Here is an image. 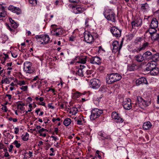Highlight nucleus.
Segmentation results:
<instances>
[{"mask_svg":"<svg viewBox=\"0 0 159 159\" xmlns=\"http://www.w3.org/2000/svg\"><path fill=\"white\" fill-rule=\"evenodd\" d=\"M27 88V86H22L21 87H20V89L24 91H26Z\"/></svg>","mask_w":159,"mask_h":159,"instance_id":"a18cd8bd","label":"nucleus"},{"mask_svg":"<svg viewBox=\"0 0 159 159\" xmlns=\"http://www.w3.org/2000/svg\"><path fill=\"white\" fill-rule=\"evenodd\" d=\"M103 14L105 17L108 20L112 22L115 21V14L113 12L111 11H109L108 10H106L104 12Z\"/></svg>","mask_w":159,"mask_h":159,"instance_id":"20e7f679","label":"nucleus"},{"mask_svg":"<svg viewBox=\"0 0 159 159\" xmlns=\"http://www.w3.org/2000/svg\"><path fill=\"white\" fill-rule=\"evenodd\" d=\"M152 125L150 122L148 121L144 123L143 128L145 130H148L152 127Z\"/></svg>","mask_w":159,"mask_h":159,"instance_id":"a878e982","label":"nucleus"},{"mask_svg":"<svg viewBox=\"0 0 159 159\" xmlns=\"http://www.w3.org/2000/svg\"><path fill=\"white\" fill-rule=\"evenodd\" d=\"M7 26L8 28V29H9L10 30L11 32L13 33L15 32V30L11 29V28H10V27L8 25H7Z\"/></svg>","mask_w":159,"mask_h":159,"instance_id":"864d4df0","label":"nucleus"},{"mask_svg":"<svg viewBox=\"0 0 159 159\" xmlns=\"http://www.w3.org/2000/svg\"><path fill=\"white\" fill-rule=\"evenodd\" d=\"M29 107L30 108V109H29L27 111H25V114H27L28 112H30L32 110V106L31 104H30L29 105Z\"/></svg>","mask_w":159,"mask_h":159,"instance_id":"c03bdc74","label":"nucleus"},{"mask_svg":"<svg viewBox=\"0 0 159 159\" xmlns=\"http://www.w3.org/2000/svg\"><path fill=\"white\" fill-rule=\"evenodd\" d=\"M156 31L157 30L156 28H152V27H150V28H149L148 30L146 31V33L147 34L149 32L151 36L152 35V34L155 33L156 32Z\"/></svg>","mask_w":159,"mask_h":159,"instance_id":"473e14b6","label":"nucleus"},{"mask_svg":"<svg viewBox=\"0 0 159 159\" xmlns=\"http://www.w3.org/2000/svg\"><path fill=\"white\" fill-rule=\"evenodd\" d=\"M17 108L19 109L22 111H23L25 109V108L23 106H21V103H18L17 105Z\"/></svg>","mask_w":159,"mask_h":159,"instance_id":"79ce46f5","label":"nucleus"},{"mask_svg":"<svg viewBox=\"0 0 159 159\" xmlns=\"http://www.w3.org/2000/svg\"><path fill=\"white\" fill-rule=\"evenodd\" d=\"M25 82L24 81H20L18 83V84L20 85H25Z\"/></svg>","mask_w":159,"mask_h":159,"instance_id":"09e8293b","label":"nucleus"},{"mask_svg":"<svg viewBox=\"0 0 159 159\" xmlns=\"http://www.w3.org/2000/svg\"><path fill=\"white\" fill-rule=\"evenodd\" d=\"M9 20L11 23V25L12 27L14 29H15L18 27V24L11 18H9Z\"/></svg>","mask_w":159,"mask_h":159,"instance_id":"c756f323","label":"nucleus"},{"mask_svg":"<svg viewBox=\"0 0 159 159\" xmlns=\"http://www.w3.org/2000/svg\"><path fill=\"white\" fill-rule=\"evenodd\" d=\"M98 134L99 135L102 137V140L105 139L107 137L106 134L102 131L99 132Z\"/></svg>","mask_w":159,"mask_h":159,"instance_id":"4c0bfd02","label":"nucleus"},{"mask_svg":"<svg viewBox=\"0 0 159 159\" xmlns=\"http://www.w3.org/2000/svg\"><path fill=\"white\" fill-rule=\"evenodd\" d=\"M144 83L147 84V81L146 79L144 77H141L137 79L136 81V84L138 85Z\"/></svg>","mask_w":159,"mask_h":159,"instance_id":"412c9836","label":"nucleus"},{"mask_svg":"<svg viewBox=\"0 0 159 159\" xmlns=\"http://www.w3.org/2000/svg\"><path fill=\"white\" fill-rule=\"evenodd\" d=\"M144 59L148 60H151V58L152 56V54L149 51H147L144 53L143 54Z\"/></svg>","mask_w":159,"mask_h":159,"instance_id":"b1692460","label":"nucleus"},{"mask_svg":"<svg viewBox=\"0 0 159 159\" xmlns=\"http://www.w3.org/2000/svg\"><path fill=\"white\" fill-rule=\"evenodd\" d=\"M86 71V69H82L81 68H79L77 69L75 71H73V73L74 75H78L83 77L84 76V74H85V71Z\"/></svg>","mask_w":159,"mask_h":159,"instance_id":"6ab92c4d","label":"nucleus"},{"mask_svg":"<svg viewBox=\"0 0 159 159\" xmlns=\"http://www.w3.org/2000/svg\"><path fill=\"white\" fill-rule=\"evenodd\" d=\"M2 110H4L5 112H6L7 111V108L6 106H4V107L2 108Z\"/></svg>","mask_w":159,"mask_h":159,"instance_id":"13d9d810","label":"nucleus"},{"mask_svg":"<svg viewBox=\"0 0 159 159\" xmlns=\"http://www.w3.org/2000/svg\"><path fill=\"white\" fill-rule=\"evenodd\" d=\"M122 78V76L117 73H112L108 76L106 78L107 82L108 84H111L118 81Z\"/></svg>","mask_w":159,"mask_h":159,"instance_id":"f257e3e1","label":"nucleus"},{"mask_svg":"<svg viewBox=\"0 0 159 159\" xmlns=\"http://www.w3.org/2000/svg\"><path fill=\"white\" fill-rule=\"evenodd\" d=\"M82 94L83 95H84L85 94V93H81L79 92H77L74 93L73 97L75 98H78Z\"/></svg>","mask_w":159,"mask_h":159,"instance_id":"e433bc0d","label":"nucleus"},{"mask_svg":"<svg viewBox=\"0 0 159 159\" xmlns=\"http://www.w3.org/2000/svg\"><path fill=\"white\" fill-rule=\"evenodd\" d=\"M36 38L38 42L40 43L41 44H47L48 43L49 41L50 38L48 35H36Z\"/></svg>","mask_w":159,"mask_h":159,"instance_id":"7ed1b4c3","label":"nucleus"},{"mask_svg":"<svg viewBox=\"0 0 159 159\" xmlns=\"http://www.w3.org/2000/svg\"><path fill=\"white\" fill-rule=\"evenodd\" d=\"M152 40L154 41L157 40L158 41L159 38V34L157 33L156 32L152 34L150 36Z\"/></svg>","mask_w":159,"mask_h":159,"instance_id":"7c9ffc66","label":"nucleus"},{"mask_svg":"<svg viewBox=\"0 0 159 159\" xmlns=\"http://www.w3.org/2000/svg\"><path fill=\"white\" fill-rule=\"evenodd\" d=\"M15 133L16 134H17L19 131V129L18 128L16 127L15 128Z\"/></svg>","mask_w":159,"mask_h":159,"instance_id":"bf43d9fd","label":"nucleus"},{"mask_svg":"<svg viewBox=\"0 0 159 159\" xmlns=\"http://www.w3.org/2000/svg\"><path fill=\"white\" fill-rule=\"evenodd\" d=\"M156 63L154 61H150L147 65L146 70L147 71H150L155 68L156 66Z\"/></svg>","mask_w":159,"mask_h":159,"instance_id":"f3484780","label":"nucleus"},{"mask_svg":"<svg viewBox=\"0 0 159 159\" xmlns=\"http://www.w3.org/2000/svg\"><path fill=\"white\" fill-rule=\"evenodd\" d=\"M70 7L71 8L73 12L76 14L81 13L85 11V9L83 6L79 4L70 5Z\"/></svg>","mask_w":159,"mask_h":159,"instance_id":"f03ea898","label":"nucleus"},{"mask_svg":"<svg viewBox=\"0 0 159 159\" xmlns=\"http://www.w3.org/2000/svg\"><path fill=\"white\" fill-rule=\"evenodd\" d=\"M141 5V9L143 11H145L148 9V5L147 3L142 4Z\"/></svg>","mask_w":159,"mask_h":159,"instance_id":"f704fd0d","label":"nucleus"},{"mask_svg":"<svg viewBox=\"0 0 159 159\" xmlns=\"http://www.w3.org/2000/svg\"><path fill=\"white\" fill-rule=\"evenodd\" d=\"M29 134L28 133H26L25 135L22 138V139L24 141H26L28 139Z\"/></svg>","mask_w":159,"mask_h":159,"instance_id":"ea45409f","label":"nucleus"},{"mask_svg":"<svg viewBox=\"0 0 159 159\" xmlns=\"http://www.w3.org/2000/svg\"><path fill=\"white\" fill-rule=\"evenodd\" d=\"M77 124L78 125H81L82 124V122L81 119L78 120L77 121Z\"/></svg>","mask_w":159,"mask_h":159,"instance_id":"680f3d73","label":"nucleus"},{"mask_svg":"<svg viewBox=\"0 0 159 159\" xmlns=\"http://www.w3.org/2000/svg\"><path fill=\"white\" fill-rule=\"evenodd\" d=\"M63 31L60 28H54L51 31V34L53 35L60 37L62 35Z\"/></svg>","mask_w":159,"mask_h":159,"instance_id":"9b49d317","label":"nucleus"},{"mask_svg":"<svg viewBox=\"0 0 159 159\" xmlns=\"http://www.w3.org/2000/svg\"><path fill=\"white\" fill-rule=\"evenodd\" d=\"M111 117L115 120L116 123H122L124 121L123 119L120 116L119 114L116 112H113L111 114Z\"/></svg>","mask_w":159,"mask_h":159,"instance_id":"9d476101","label":"nucleus"},{"mask_svg":"<svg viewBox=\"0 0 159 159\" xmlns=\"http://www.w3.org/2000/svg\"><path fill=\"white\" fill-rule=\"evenodd\" d=\"M13 144L15 145L16 147L17 148H19L21 145L20 144L18 143V142L16 140L14 142Z\"/></svg>","mask_w":159,"mask_h":159,"instance_id":"a19ab883","label":"nucleus"},{"mask_svg":"<svg viewBox=\"0 0 159 159\" xmlns=\"http://www.w3.org/2000/svg\"><path fill=\"white\" fill-rule=\"evenodd\" d=\"M90 83L91 84L90 87L94 89L99 88L100 85L99 81L97 79L91 80L90 81Z\"/></svg>","mask_w":159,"mask_h":159,"instance_id":"f8f14e48","label":"nucleus"},{"mask_svg":"<svg viewBox=\"0 0 159 159\" xmlns=\"http://www.w3.org/2000/svg\"><path fill=\"white\" fill-rule=\"evenodd\" d=\"M71 120L69 118H66L63 121V124L66 126H68L70 125L71 122Z\"/></svg>","mask_w":159,"mask_h":159,"instance_id":"72a5a7b5","label":"nucleus"},{"mask_svg":"<svg viewBox=\"0 0 159 159\" xmlns=\"http://www.w3.org/2000/svg\"><path fill=\"white\" fill-rule=\"evenodd\" d=\"M134 37V35L133 34H130L128 35V37L130 39H131Z\"/></svg>","mask_w":159,"mask_h":159,"instance_id":"5fc2aeb1","label":"nucleus"},{"mask_svg":"<svg viewBox=\"0 0 159 159\" xmlns=\"http://www.w3.org/2000/svg\"><path fill=\"white\" fill-rule=\"evenodd\" d=\"M76 37L74 36H71L69 37V40L71 41H74Z\"/></svg>","mask_w":159,"mask_h":159,"instance_id":"49530a36","label":"nucleus"},{"mask_svg":"<svg viewBox=\"0 0 159 159\" xmlns=\"http://www.w3.org/2000/svg\"><path fill=\"white\" fill-rule=\"evenodd\" d=\"M13 146L12 145H10L9 147V148L8 151L9 152H11L12 151V148H13Z\"/></svg>","mask_w":159,"mask_h":159,"instance_id":"6e6d98bb","label":"nucleus"},{"mask_svg":"<svg viewBox=\"0 0 159 159\" xmlns=\"http://www.w3.org/2000/svg\"><path fill=\"white\" fill-rule=\"evenodd\" d=\"M4 55H5V57H4V61L3 62H2L1 63L4 64V63L5 62V61L6 60L8 57V55L7 54H4Z\"/></svg>","mask_w":159,"mask_h":159,"instance_id":"3c124183","label":"nucleus"},{"mask_svg":"<svg viewBox=\"0 0 159 159\" xmlns=\"http://www.w3.org/2000/svg\"><path fill=\"white\" fill-rule=\"evenodd\" d=\"M84 38L85 42L88 43H91L93 41V36L89 32L84 34Z\"/></svg>","mask_w":159,"mask_h":159,"instance_id":"ddd939ff","label":"nucleus"},{"mask_svg":"<svg viewBox=\"0 0 159 159\" xmlns=\"http://www.w3.org/2000/svg\"><path fill=\"white\" fill-rule=\"evenodd\" d=\"M138 67L137 65L134 64H133L130 66L128 67V69L130 71H134L138 69Z\"/></svg>","mask_w":159,"mask_h":159,"instance_id":"c85d7f7f","label":"nucleus"},{"mask_svg":"<svg viewBox=\"0 0 159 159\" xmlns=\"http://www.w3.org/2000/svg\"><path fill=\"white\" fill-rule=\"evenodd\" d=\"M6 15V13L4 10V7L3 6H1L0 7V20H2L3 18L5 17Z\"/></svg>","mask_w":159,"mask_h":159,"instance_id":"4be33fe9","label":"nucleus"},{"mask_svg":"<svg viewBox=\"0 0 159 159\" xmlns=\"http://www.w3.org/2000/svg\"><path fill=\"white\" fill-rule=\"evenodd\" d=\"M143 40V37H138L135 39L134 43L135 44H139Z\"/></svg>","mask_w":159,"mask_h":159,"instance_id":"2f4dec72","label":"nucleus"},{"mask_svg":"<svg viewBox=\"0 0 159 159\" xmlns=\"http://www.w3.org/2000/svg\"><path fill=\"white\" fill-rule=\"evenodd\" d=\"M4 156L5 157H7L10 156L9 153L7 152L5 153Z\"/></svg>","mask_w":159,"mask_h":159,"instance_id":"338daca9","label":"nucleus"},{"mask_svg":"<svg viewBox=\"0 0 159 159\" xmlns=\"http://www.w3.org/2000/svg\"><path fill=\"white\" fill-rule=\"evenodd\" d=\"M89 61L90 63L93 64H97L99 65L101 62L100 58L97 56L94 57L90 58Z\"/></svg>","mask_w":159,"mask_h":159,"instance_id":"4468645a","label":"nucleus"},{"mask_svg":"<svg viewBox=\"0 0 159 159\" xmlns=\"http://www.w3.org/2000/svg\"><path fill=\"white\" fill-rule=\"evenodd\" d=\"M32 63L30 61H26L24 63V70L26 73L31 74L34 71L31 68Z\"/></svg>","mask_w":159,"mask_h":159,"instance_id":"0eeeda50","label":"nucleus"},{"mask_svg":"<svg viewBox=\"0 0 159 159\" xmlns=\"http://www.w3.org/2000/svg\"><path fill=\"white\" fill-rule=\"evenodd\" d=\"M86 57H84L81 58L80 57V58L79 59V60L78 61H77L76 62L82 64H84L86 63Z\"/></svg>","mask_w":159,"mask_h":159,"instance_id":"c9c22d12","label":"nucleus"},{"mask_svg":"<svg viewBox=\"0 0 159 159\" xmlns=\"http://www.w3.org/2000/svg\"><path fill=\"white\" fill-rule=\"evenodd\" d=\"M6 96L8 97V99L9 100H10L11 98V94H7L6 95Z\"/></svg>","mask_w":159,"mask_h":159,"instance_id":"69168bd1","label":"nucleus"},{"mask_svg":"<svg viewBox=\"0 0 159 159\" xmlns=\"http://www.w3.org/2000/svg\"><path fill=\"white\" fill-rule=\"evenodd\" d=\"M58 131V129L57 128H55L54 129V132L56 133V134H57Z\"/></svg>","mask_w":159,"mask_h":159,"instance_id":"774afa93","label":"nucleus"},{"mask_svg":"<svg viewBox=\"0 0 159 159\" xmlns=\"http://www.w3.org/2000/svg\"><path fill=\"white\" fill-rule=\"evenodd\" d=\"M71 2L78 3L79 2V0H69Z\"/></svg>","mask_w":159,"mask_h":159,"instance_id":"052dcab7","label":"nucleus"},{"mask_svg":"<svg viewBox=\"0 0 159 159\" xmlns=\"http://www.w3.org/2000/svg\"><path fill=\"white\" fill-rule=\"evenodd\" d=\"M84 76H88V75L89 74H91L92 73V71L90 70H86L84 72Z\"/></svg>","mask_w":159,"mask_h":159,"instance_id":"37998d69","label":"nucleus"},{"mask_svg":"<svg viewBox=\"0 0 159 159\" xmlns=\"http://www.w3.org/2000/svg\"><path fill=\"white\" fill-rule=\"evenodd\" d=\"M135 60L138 62H141L144 60V57L143 55L141 54H138L135 56Z\"/></svg>","mask_w":159,"mask_h":159,"instance_id":"5701e85b","label":"nucleus"},{"mask_svg":"<svg viewBox=\"0 0 159 159\" xmlns=\"http://www.w3.org/2000/svg\"><path fill=\"white\" fill-rule=\"evenodd\" d=\"M103 113L102 110H100L98 108L94 109L92 111L90 116V119L94 120L98 117Z\"/></svg>","mask_w":159,"mask_h":159,"instance_id":"423d86ee","label":"nucleus"},{"mask_svg":"<svg viewBox=\"0 0 159 159\" xmlns=\"http://www.w3.org/2000/svg\"><path fill=\"white\" fill-rule=\"evenodd\" d=\"M137 99L140 103H141L145 107L148 106L151 104L150 101L144 99L140 96L137 97Z\"/></svg>","mask_w":159,"mask_h":159,"instance_id":"a211bd4d","label":"nucleus"},{"mask_svg":"<svg viewBox=\"0 0 159 159\" xmlns=\"http://www.w3.org/2000/svg\"><path fill=\"white\" fill-rule=\"evenodd\" d=\"M151 60H152L151 61H154L155 62L159 61V53H157L153 55H152Z\"/></svg>","mask_w":159,"mask_h":159,"instance_id":"cd10ccee","label":"nucleus"},{"mask_svg":"<svg viewBox=\"0 0 159 159\" xmlns=\"http://www.w3.org/2000/svg\"><path fill=\"white\" fill-rule=\"evenodd\" d=\"M151 44L148 42L144 41L143 43L141 45L139 46L140 49L142 50L145 49L147 48L150 47V45Z\"/></svg>","mask_w":159,"mask_h":159,"instance_id":"393cba45","label":"nucleus"},{"mask_svg":"<svg viewBox=\"0 0 159 159\" xmlns=\"http://www.w3.org/2000/svg\"><path fill=\"white\" fill-rule=\"evenodd\" d=\"M123 106L125 109L130 110L132 108L131 100L128 98H126L123 102Z\"/></svg>","mask_w":159,"mask_h":159,"instance_id":"1a4fd4ad","label":"nucleus"},{"mask_svg":"<svg viewBox=\"0 0 159 159\" xmlns=\"http://www.w3.org/2000/svg\"><path fill=\"white\" fill-rule=\"evenodd\" d=\"M45 131H47V129H44L43 128H42L41 129H39L38 130V132L39 133H42V132H43Z\"/></svg>","mask_w":159,"mask_h":159,"instance_id":"8fccbe9b","label":"nucleus"},{"mask_svg":"<svg viewBox=\"0 0 159 159\" xmlns=\"http://www.w3.org/2000/svg\"><path fill=\"white\" fill-rule=\"evenodd\" d=\"M8 10L14 13H16L17 15L20 14L21 12L20 8L12 5H10L9 7Z\"/></svg>","mask_w":159,"mask_h":159,"instance_id":"dca6fc26","label":"nucleus"},{"mask_svg":"<svg viewBox=\"0 0 159 159\" xmlns=\"http://www.w3.org/2000/svg\"><path fill=\"white\" fill-rule=\"evenodd\" d=\"M150 74L152 75H156L159 73V69L156 67L150 71Z\"/></svg>","mask_w":159,"mask_h":159,"instance_id":"bb28decb","label":"nucleus"},{"mask_svg":"<svg viewBox=\"0 0 159 159\" xmlns=\"http://www.w3.org/2000/svg\"><path fill=\"white\" fill-rule=\"evenodd\" d=\"M158 25V21L155 18H153L150 24V27L152 28H156Z\"/></svg>","mask_w":159,"mask_h":159,"instance_id":"aec40b11","label":"nucleus"},{"mask_svg":"<svg viewBox=\"0 0 159 159\" xmlns=\"http://www.w3.org/2000/svg\"><path fill=\"white\" fill-rule=\"evenodd\" d=\"M12 56L14 58H16L17 56V54L14 53H11Z\"/></svg>","mask_w":159,"mask_h":159,"instance_id":"0e129e2a","label":"nucleus"},{"mask_svg":"<svg viewBox=\"0 0 159 159\" xmlns=\"http://www.w3.org/2000/svg\"><path fill=\"white\" fill-rule=\"evenodd\" d=\"M141 51V50L140 49V47H139L138 49H134L132 51V52L133 53H134L135 52H136L137 53H139Z\"/></svg>","mask_w":159,"mask_h":159,"instance_id":"de8ad7c7","label":"nucleus"},{"mask_svg":"<svg viewBox=\"0 0 159 159\" xmlns=\"http://www.w3.org/2000/svg\"><path fill=\"white\" fill-rule=\"evenodd\" d=\"M52 103H49L48 104V107L49 108H51L52 109H53L54 108V107L52 105Z\"/></svg>","mask_w":159,"mask_h":159,"instance_id":"603ef678","label":"nucleus"},{"mask_svg":"<svg viewBox=\"0 0 159 159\" xmlns=\"http://www.w3.org/2000/svg\"><path fill=\"white\" fill-rule=\"evenodd\" d=\"M89 19H85V25L86 26H89V25L88 24V22L89 21Z\"/></svg>","mask_w":159,"mask_h":159,"instance_id":"4d7b16f0","label":"nucleus"},{"mask_svg":"<svg viewBox=\"0 0 159 159\" xmlns=\"http://www.w3.org/2000/svg\"><path fill=\"white\" fill-rule=\"evenodd\" d=\"M142 24V20L140 18H137L131 22L133 27L141 26Z\"/></svg>","mask_w":159,"mask_h":159,"instance_id":"2eb2a0df","label":"nucleus"},{"mask_svg":"<svg viewBox=\"0 0 159 159\" xmlns=\"http://www.w3.org/2000/svg\"><path fill=\"white\" fill-rule=\"evenodd\" d=\"M111 32L112 35L116 37H120L121 36V30L115 26L112 27L111 29Z\"/></svg>","mask_w":159,"mask_h":159,"instance_id":"6e6552de","label":"nucleus"},{"mask_svg":"<svg viewBox=\"0 0 159 159\" xmlns=\"http://www.w3.org/2000/svg\"><path fill=\"white\" fill-rule=\"evenodd\" d=\"M123 43V41H122L119 44L118 41L116 40L114 41L112 43L113 52L116 53L117 52H119L122 46Z\"/></svg>","mask_w":159,"mask_h":159,"instance_id":"39448f33","label":"nucleus"},{"mask_svg":"<svg viewBox=\"0 0 159 159\" xmlns=\"http://www.w3.org/2000/svg\"><path fill=\"white\" fill-rule=\"evenodd\" d=\"M4 82L6 84H9L10 83L9 81V80L7 78H6L4 79Z\"/></svg>","mask_w":159,"mask_h":159,"instance_id":"e2e57ef3","label":"nucleus"},{"mask_svg":"<svg viewBox=\"0 0 159 159\" xmlns=\"http://www.w3.org/2000/svg\"><path fill=\"white\" fill-rule=\"evenodd\" d=\"M29 3L33 6H35L37 4V0H29Z\"/></svg>","mask_w":159,"mask_h":159,"instance_id":"58836bf2","label":"nucleus"}]
</instances>
